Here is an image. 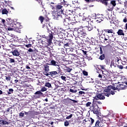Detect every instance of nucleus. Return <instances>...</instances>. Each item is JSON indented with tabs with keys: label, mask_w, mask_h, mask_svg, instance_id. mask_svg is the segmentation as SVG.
Masks as SVG:
<instances>
[{
	"label": "nucleus",
	"mask_w": 127,
	"mask_h": 127,
	"mask_svg": "<svg viewBox=\"0 0 127 127\" xmlns=\"http://www.w3.org/2000/svg\"><path fill=\"white\" fill-rule=\"evenodd\" d=\"M60 13H61V15L53 13V16H54V19L61 20L63 22L64 25H69L70 16H68V15L66 14V12L64 11L63 10H61V11H60Z\"/></svg>",
	"instance_id": "f257e3e1"
},
{
	"label": "nucleus",
	"mask_w": 127,
	"mask_h": 127,
	"mask_svg": "<svg viewBox=\"0 0 127 127\" xmlns=\"http://www.w3.org/2000/svg\"><path fill=\"white\" fill-rule=\"evenodd\" d=\"M58 31L59 30H57L56 28H54V30L51 31V33L49 34V38L47 39L48 42L50 44L52 43V39H53V35H58Z\"/></svg>",
	"instance_id": "f03ea898"
},
{
	"label": "nucleus",
	"mask_w": 127,
	"mask_h": 127,
	"mask_svg": "<svg viewBox=\"0 0 127 127\" xmlns=\"http://www.w3.org/2000/svg\"><path fill=\"white\" fill-rule=\"evenodd\" d=\"M50 7L53 9L54 11L55 10V8H56V7L57 9H59L57 14H60V15H61V13H60V11H61V10H63V11H64V9H62L63 6L61 5H58L57 6L50 5Z\"/></svg>",
	"instance_id": "7ed1b4c3"
},
{
	"label": "nucleus",
	"mask_w": 127,
	"mask_h": 127,
	"mask_svg": "<svg viewBox=\"0 0 127 127\" xmlns=\"http://www.w3.org/2000/svg\"><path fill=\"white\" fill-rule=\"evenodd\" d=\"M62 31H64V29L62 28L59 29V31L57 37H59V38H61V39L65 37V34H64Z\"/></svg>",
	"instance_id": "20e7f679"
},
{
	"label": "nucleus",
	"mask_w": 127,
	"mask_h": 127,
	"mask_svg": "<svg viewBox=\"0 0 127 127\" xmlns=\"http://www.w3.org/2000/svg\"><path fill=\"white\" fill-rule=\"evenodd\" d=\"M104 93H98L94 97L95 100H105V97Z\"/></svg>",
	"instance_id": "39448f33"
},
{
	"label": "nucleus",
	"mask_w": 127,
	"mask_h": 127,
	"mask_svg": "<svg viewBox=\"0 0 127 127\" xmlns=\"http://www.w3.org/2000/svg\"><path fill=\"white\" fill-rule=\"evenodd\" d=\"M77 33L78 36L82 37V36H85L86 35V33L83 30V29L80 28L77 30Z\"/></svg>",
	"instance_id": "423d86ee"
},
{
	"label": "nucleus",
	"mask_w": 127,
	"mask_h": 127,
	"mask_svg": "<svg viewBox=\"0 0 127 127\" xmlns=\"http://www.w3.org/2000/svg\"><path fill=\"white\" fill-rule=\"evenodd\" d=\"M111 91V87H107L105 89H104V95L106 96L107 97H110L111 96V93H110Z\"/></svg>",
	"instance_id": "0eeeda50"
},
{
	"label": "nucleus",
	"mask_w": 127,
	"mask_h": 127,
	"mask_svg": "<svg viewBox=\"0 0 127 127\" xmlns=\"http://www.w3.org/2000/svg\"><path fill=\"white\" fill-rule=\"evenodd\" d=\"M85 22L86 24L88 25V26H86L88 31H91V30L93 29V27L92 26V24H91L92 22L90 21H85Z\"/></svg>",
	"instance_id": "6e6552de"
},
{
	"label": "nucleus",
	"mask_w": 127,
	"mask_h": 127,
	"mask_svg": "<svg viewBox=\"0 0 127 127\" xmlns=\"http://www.w3.org/2000/svg\"><path fill=\"white\" fill-rule=\"evenodd\" d=\"M11 53L13 56L20 57V53H19V52L17 50H14L11 52Z\"/></svg>",
	"instance_id": "1a4fd4ad"
},
{
	"label": "nucleus",
	"mask_w": 127,
	"mask_h": 127,
	"mask_svg": "<svg viewBox=\"0 0 127 127\" xmlns=\"http://www.w3.org/2000/svg\"><path fill=\"white\" fill-rule=\"evenodd\" d=\"M117 87H118L120 90H125L127 88L126 85H124V82H121Z\"/></svg>",
	"instance_id": "9d476101"
},
{
	"label": "nucleus",
	"mask_w": 127,
	"mask_h": 127,
	"mask_svg": "<svg viewBox=\"0 0 127 127\" xmlns=\"http://www.w3.org/2000/svg\"><path fill=\"white\" fill-rule=\"evenodd\" d=\"M100 36L101 37L102 39H104L105 41H107V40H108L110 37L109 36L105 35V34H101V35H100Z\"/></svg>",
	"instance_id": "9b49d317"
},
{
	"label": "nucleus",
	"mask_w": 127,
	"mask_h": 127,
	"mask_svg": "<svg viewBox=\"0 0 127 127\" xmlns=\"http://www.w3.org/2000/svg\"><path fill=\"white\" fill-rule=\"evenodd\" d=\"M1 125H3L4 126L8 125V122H6V121L0 119V126H1Z\"/></svg>",
	"instance_id": "f8f14e48"
},
{
	"label": "nucleus",
	"mask_w": 127,
	"mask_h": 127,
	"mask_svg": "<svg viewBox=\"0 0 127 127\" xmlns=\"http://www.w3.org/2000/svg\"><path fill=\"white\" fill-rule=\"evenodd\" d=\"M118 35H125V33H124V31L121 29H119L117 32Z\"/></svg>",
	"instance_id": "ddd939ff"
},
{
	"label": "nucleus",
	"mask_w": 127,
	"mask_h": 127,
	"mask_svg": "<svg viewBox=\"0 0 127 127\" xmlns=\"http://www.w3.org/2000/svg\"><path fill=\"white\" fill-rule=\"evenodd\" d=\"M62 43V42H61V41L56 40V41H55V45H57V46H61Z\"/></svg>",
	"instance_id": "4468645a"
},
{
	"label": "nucleus",
	"mask_w": 127,
	"mask_h": 127,
	"mask_svg": "<svg viewBox=\"0 0 127 127\" xmlns=\"http://www.w3.org/2000/svg\"><path fill=\"white\" fill-rule=\"evenodd\" d=\"M51 63L53 66H57V64H58V63L54 60L51 61Z\"/></svg>",
	"instance_id": "2eb2a0df"
},
{
	"label": "nucleus",
	"mask_w": 127,
	"mask_h": 127,
	"mask_svg": "<svg viewBox=\"0 0 127 127\" xmlns=\"http://www.w3.org/2000/svg\"><path fill=\"white\" fill-rule=\"evenodd\" d=\"M8 11L6 8L2 9V14H7Z\"/></svg>",
	"instance_id": "dca6fc26"
},
{
	"label": "nucleus",
	"mask_w": 127,
	"mask_h": 127,
	"mask_svg": "<svg viewBox=\"0 0 127 127\" xmlns=\"http://www.w3.org/2000/svg\"><path fill=\"white\" fill-rule=\"evenodd\" d=\"M49 73L50 76H54L58 74V73L56 71L50 72Z\"/></svg>",
	"instance_id": "f3484780"
},
{
	"label": "nucleus",
	"mask_w": 127,
	"mask_h": 127,
	"mask_svg": "<svg viewBox=\"0 0 127 127\" xmlns=\"http://www.w3.org/2000/svg\"><path fill=\"white\" fill-rule=\"evenodd\" d=\"M49 26H46V29L47 30V32H48L49 33V34H50V33L51 32V31H50V30L51 29V26H50V25H49V24L48 25Z\"/></svg>",
	"instance_id": "a211bd4d"
},
{
	"label": "nucleus",
	"mask_w": 127,
	"mask_h": 127,
	"mask_svg": "<svg viewBox=\"0 0 127 127\" xmlns=\"http://www.w3.org/2000/svg\"><path fill=\"white\" fill-rule=\"evenodd\" d=\"M104 31L108 33H113V29H104Z\"/></svg>",
	"instance_id": "6ab92c4d"
},
{
	"label": "nucleus",
	"mask_w": 127,
	"mask_h": 127,
	"mask_svg": "<svg viewBox=\"0 0 127 127\" xmlns=\"http://www.w3.org/2000/svg\"><path fill=\"white\" fill-rule=\"evenodd\" d=\"M45 87H48V88H51V83L49 82H46L45 84Z\"/></svg>",
	"instance_id": "aec40b11"
},
{
	"label": "nucleus",
	"mask_w": 127,
	"mask_h": 127,
	"mask_svg": "<svg viewBox=\"0 0 127 127\" xmlns=\"http://www.w3.org/2000/svg\"><path fill=\"white\" fill-rule=\"evenodd\" d=\"M108 0H101V1L103 4L105 5H108Z\"/></svg>",
	"instance_id": "412c9836"
},
{
	"label": "nucleus",
	"mask_w": 127,
	"mask_h": 127,
	"mask_svg": "<svg viewBox=\"0 0 127 127\" xmlns=\"http://www.w3.org/2000/svg\"><path fill=\"white\" fill-rule=\"evenodd\" d=\"M45 71H46V72H49V65H45Z\"/></svg>",
	"instance_id": "4be33fe9"
},
{
	"label": "nucleus",
	"mask_w": 127,
	"mask_h": 127,
	"mask_svg": "<svg viewBox=\"0 0 127 127\" xmlns=\"http://www.w3.org/2000/svg\"><path fill=\"white\" fill-rule=\"evenodd\" d=\"M99 59H100V60H104L105 59V54L101 55L99 57Z\"/></svg>",
	"instance_id": "5701e85b"
},
{
	"label": "nucleus",
	"mask_w": 127,
	"mask_h": 127,
	"mask_svg": "<svg viewBox=\"0 0 127 127\" xmlns=\"http://www.w3.org/2000/svg\"><path fill=\"white\" fill-rule=\"evenodd\" d=\"M15 61L13 59L9 58V63H15Z\"/></svg>",
	"instance_id": "b1692460"
},
{
	"label": "nucleus",
	"mask_w": 127,
	"mask_h": 127,
	"mask_svg": "<svg viewBox=\"0 0 127 127\" xmlns=\"http://www.w3.org/2000/svg\"><path fill=\"white\" fill-rule=\"evenodd\" d=\"M64 127H68L69 126V121H65L64 123Z\"/></svg>",
	"instance_id": "393cba45"
},
{
	"label": "nucleus",
	"mask_w": 127,
	"mask_h": 127,
	"mask_svg": "<svg viewBox=\"0 0 127 127\" xmlns=\"http://www.w3.org/2000/svg\"><path fill=\"white\" fill-rule=\"evenodd\" d=\"M46 91H47V88L45 87H43L41 89V92H45Z\"/></svg>",
	"instance_id": "a878e982"
},
{
	"label": "nucleus",
	"mask_w": 127,
	"mask_h": 127,
	"mask_svg": "<svg viewBox=\"0 0 127 127\" xmlns=\"http://www.w3.org/2000/svg\"><path fill=\"white\" fill-rule=\"evenodd\" d=\"M72 68H70L69 67H66V68H65V71L66 72H71V71H72Z\"/></svg>",
	"instance_id": "bb28decb"
},
{
	"label": "nucleus",
	"mask_w": 127,
	"mask_h": 127,
	"mask_svg": "<svg viewBox=\"0 0 127 127\" xmlns=\"http://www.w3.org/2000/svg\"><path fill=\"white\" fill-rule=\"evenodd\" d=\"M19 117H22V118H23V117H24V112L22 111L21 113H19Z\"/></svg>",
	"instance_id": "cd10ccee"
},
{
	"label": "nucleus",
	"mask_w": 127,
	"mask_h": 127,
	"mask_svg": "<svg viewBox=\"0 0 127 127\" xmlns=\"http://www.w3.org/2000/svg\"><path fill=\"white\" fill-rule=\"evenodd\" d=\"M93 114H95V115H100V113L97 110H95V109L93 110Z\"/></svg>",
	"instance_id": "c85d7f7f"
},
{
	"label": "nucleus",
	"mask_w": 127,
	"mask_h": 127,
	"mask_svg": "<svg viewBox=\"0 0 127 127\" xmlns=\"http://www.w3.org/2000/svg\"><path fill=\"white\" fill-rule=\"evenodd\" d=\"M105 63L107 65H110V61H109V59H105Z\"/></svg>",
	"instance_id": "c756f323"
},
{
	"label": "nucleus",
	"mask_w": 127,
	"mask_h": 127,
	"mask_svg": "<svg viewBox=\"0 0 127 127\" xmlns=\"http://www.w3.org/2000/svg\"><path fill=\"white\" fill-rule=\"evenodd\" d=\"M111 4H112L113 6H116V5L117 4L116 3V1H111Z\"/></svg>",
	"instance_id": "7c9ffc66"
},
{
	"label": "nucleus",
	"mask_w": 127,
	"mask_h": 127,
	"mask_svg": "<svg viewBox=\"0 0 127 127\" xmlns=\"http://www.w3.org/2000/svg\"><path fill=\"white\" fill-rule=\"evenodd\" d=\"M67 12H68V15H71L73 14V10H68Z\"/></svg>",
	"instance_id": "2f4dec72"
},
{
	"label": "nucleus",
	"mask_w": 127,
	"mask_h": 127,
	"mask_svg": "<svg viewBox=\"0 0 127 127\" xmlns=\"http://www.w3.org/2000/svg\"><path fill=\"white\" fill-rule=\"evenodd\" d=\"M11 79V77L9 76H5V80L6 81H10Z\"/></svg>",
	"instance_id": "473e14b6"
},
{
	"label": "nucleus",
	"mask_w": 127,
	"mask_h": 127,
	"mask_svg": "<svg viewBox=\"0 0 127 127\" xmlns=\"http://www.w3.org/2000/svg\"><path fill=\"white\" fill-rule=\"evenodd\" d=\"M39 18L41 22V23L43 22V20H44V17H43L42 16H40Z\"/></svg>",
	"instance_id": "72a5a7b5"
},
{
	"label": "nucleus",
	"mask_w": 127,
	"mask_h": 127,
	"mask_svg": "<svg viewBox=\"0 0 127 127\" xmlns=\"http://www.w3.org/2000/svg\"><path fill=\"white\" fill-rule=\"evenodd\" d=\"M69 92H70L71 93H77V90H73L72 89H69Z\"/></svg>",
	"instance_id": "f704fd0d"
},
{
	"label": "nucleus",
	"mask_w": 127,
	"mask_h": 127,
	"mask_svg": "<svg viewBox=\"0 0 127 127\" xmlns=\"http://www.w3.org/2000/svg\"><path fill=\"white\" fill-rule=\"evenodd\" d=\"M64 45L65 47H68V46H70V43H69V42H68L66 43H64Z\"/></svg>",
	"instance_id": "c9c22d12"
},
{
	"label": "nucleus",
	"mask_w": 127,
	"mask_h": 127,
	"mask_svg": "<svg viewBox=\"0 0 127 127\" xmlns=\"http://www.w3.org/2000/svg\"><path fill=\"white\" fill-rule=\"evenodd\" d=\"M72 117H73V114H70L69 116L66 117V119L70 120V119H71V118H72Z\"/></svg>",
	"instance_id": "e433bc0d"
},
{
	"label": "nucleus",
	"mask_w": 127,
	"mask_h": 127,
	"mask_svg": "<svg viewBox=\"0 0 127 127\" xmlns=\"http://www.w3.org/2000/svg\"><path fill=\"white\" fill-rule=\"evenodd\" d=\"M82 73H83V75H84V76H88V72H87V71H85V70H83V71H82Z\"/></svg>",
	"instance_id": "4c0bfd02"
},
{
	"label": "nucleus",
	"mask_w": 127,
	"mask_h": 127,
	"mask_svg": "<svg viewBox=\"0 0 127 127\" xmlns=\"http://www.w3.org/2000/svg\"><path fill=\"white\" fill-rule=\"evenodd\" d=\"M41 94H42L41 91H38L35 93V95H40Z\"/></svg>",
	"instance_id": "58836bf2"
},
{
	"label": "nucleus",
	"mask_w": 127,
	"mask_h": 127,
	"mask_svg": "<svg viewBox=\"0 0 127 127\" xmlns=\"http://www.w3.org/2000/svg\"><path fill=\"white\" fill-rule=\"evenodd\" d=\"M68 42H69V40L65 39V41H63L62 43H63V44H64V43H68Z\"/></svg>",
	"instance_id": "ea45409f"
},
{
	"label": "nucleus",
	"mask_w": 127,
	"mask_h": 127,
	"mask_svg": "<svg viewBox=\"0 0 127 127\" xmlns=\"http://www.w3.org/2000/svg\"><path fill=\"white\" fill-rule=\"evenodd\" d=\"M117 67L119 69H124V66H123L122 65H117Z\"/></svg>",
	"instance_id": "a19ab883"
},
{
	"label": "nucleus",
	"mask_w": 127,
	"mask_h": 127,
	"mask_svg": "<svg viewBox=\"0 0 127 127\" xmlns=\"http://www.w3.org/2000/svg\"><path fill=\"white\" fill-rule=\"evenodd\" d=\"M61 78L62 80H63L64 81H66V76H61Z\"/></svg>",
	"instance_id": "79ce46f5"
},
{
	"label": "nucleus",
	"mask_w": 127,
	"mask_h": 127,
	"mask_svg": "<svg viewBox=\"0 0 127 127\" xmlns=\"http://www.w3.org/2000/svg\"><path fill=\"white\" fill-rule=\"evenodd\" d=\"M70 51L72 52H74V53H76L77 54V50H75V49H71L70 50Z\"/></svg>",
	"instance_id": "37998d69"
},
{
	"label": "nucleus",
	"mask_w": 127,
	"mask_h": 127,
	"mask_svg": "<svg viewBox=\"0 0 127 127\" xmlns=\"http://www.w3.org/2000/svg\"><path fill=\"white\" fill-rule=\"evenodd\" d=\"M31 46H32V45H31V44H29L25 46V47H27V48H29L31 47Z\"/></svg>",
	"instance_id": "c03bdc74"
},
{
	"label": "nucleus",
	"mask_w": 127,
	"mask_h": 127,
	"mask_svg": "<svg viewBox=\"0 0 127 127\" xmlns=\"http://www.w3.org/2000/svg\"><path fill=\"white\" fill-rule=\"evenodd\" d=\"M8 91L11 93V94H12V93H13V89L12 88H9L8 89Z\"/></svg>",
	"instance_id": "a18cd8bd"
},
{
	"label": "nucleus",
	"mask_w": 127,
	"mask_h": 127,
	"mask_svg": "<svg viewBox=\"0 0 127 127\" xmlns=\"http://www.w3.org/2000/svg\"><path fill=\"white\" fill-rule=\"evenodd\" d=\"M44 75H45V76H50V73H47V72H44Z\"/></svg>",
	"instance_id": "49530a36"
},
{
	"label": "nucleus",
	"mask_w": 127,
	"mask_h": 127,
	"mask_svg": "<svg viewBox=\"0 0 127 127\" xmlns=\"http://www.w3.org/2000/svg\"><path fill=\"white\" fill-rule=\"evenodd\" d=\"M92 104V103L91 102H88L87 103H86V107H90V106H91V104Z\"/></svg>",
	"instance_id": "de8ad7c7"
},
{
	"label": "nucleus",
	"mask_w": 127,
	"mask_h": 127,
	"mask_svg": "<svg viewBox=\"0 0 127 127\" xmlns=\"http://www.w3.org/2000/svg\"><path fill=\"white\" fill-rule=\"evenodd\" d=\"M91 120V124L93 125V124H94V122H95V121L94 120V119L90 118Z\"/></svg>",
	"instance_id": "09e8293b"
},
{
	"label": "nucleus",
	"mask_w": 127,
	"mask_h": 127,
	"mask_svg": "<svg viewBox=\"0 0 127 127\" xmlns=\"http://www.w3.org/2000/svg\"><path fill=\"white\" fill-rule=\"evenodd\" d=\"M70 101H72L73 102V103H78V101H77V100H73V99H69Z\"/></svg>",
	"instance_id": "8fccbe9b"
},
{
	"label": "nucleus",
	"mask_w": 127,
	"mask_h": 127,
	"mask_svg": "<svg viewBox=\"0 0 127 127\" xmlns=\"http://www.w3.org/2000/svg\"><path fill=\"white\" fill-rule=\"evenodd\" d=\"M100 54H103V50L102 49V47L100 48Z\"/></svg>",
	"instance_id": "3c124183"
},
{
	"label": "nucleus",
	"mask_w": 127,
	"mask_h": 127,
	"mask_svg": "<svg viewBox=\"0 0 127 127\" xmlns=\"http://www.w3.org/2000/svg\"><path fill=\"white\" fill-rule=\"evenodd\" d=\"M79 94H80V95H84V94H85V92H84V91H79Z\"/></svg>",
	"instance_id": "603ef678"
},
{
	"label": "nucleus",
	"mask_w": 127,
	"mask_h": 127,
	"mask_svg": "<svg viewBox=\"0 0 127 127\" xmlns=\"http://www.w3.org/2000/svg\"><path fill=\"white\" fill-rule=\"evenodd\" d=\"M57 72L58 74H59V73H61V68L58 69Z\"/></svg>",
	"instance_id": "864d4df0"
},
{
	"label": "nucleus",
	"mask_w": 127,
	"mask_h": 127,
	"mask_svg": "<svg viewBox=\"0 0 127 127\" xmlns=\"http://www.w3.org/2000/svg\"><path fill=\"white\" fill-rule=\"evenodd\" d=\"M112 66H114L115 67H117V64L115 63H112Z\"/></svg>",
	"instance_id": "5fc2aeb1"
},
{
	"label": "nucleus",
	"mask_w": 127,
	"mask_h": 127,
	"mask_svg": "<svg viewBox=\"0 0 127 127\" xmlns=\"http://www.w3.org/2000/svg\"><path fill=\"white\" fill-rule=\"evenodd\" d=\"M28 51L29 52H33V50H32L31 48H29Z\"/></svg>",
	"instance_id": "6e6d98bb"
},
{
	"label": "nucleus",
	"mask_w": 127,
	"mask_h": 127,
	"mask_svg": "<svg viewBox=\"0 0 127 127\" xmlns=\"http://www.w3.org/2000/svg\"><path fill=\"white\" fill-rule=\"evenodd\" d=\"M124 86H125L126 87V88H127V82H124Z\"/></svg>",
	"instance_id": "4d7b16f0"
},
{
	"label": "nucleus",
	"mask_w": 127,
	"mask_h": 127,
	"mask_svg": "<svg viewBox=\"0 0 127 127\" xmlns=\"http://www.w3.org/2000/svg\"><path fill=\"white\" fill-rule=\"evenodd\" d=\"M100 68L102 70H104L105 69V66H104V65H100Z\"/></svg>",
	"instance_id": "13d9d810"
},
{
	"label": "nucleus",
	"mask_w": 127,
	"mask_h": 127,
	"mask_svg": "<svg viewBox=\"0 0 127 127\" xmlns=\"http://www.w3.org/2000/svg\"><path fill=\"white\" fill-rule=\"evenodd\" d=\"M82 52L84 54V55H87V51L82 50Z\"/></svg>",
	"instance_id": "bf43d9fd"
},
{
	"label": "nucleus",
	"mask_w": 127,
	"mask_h": 127,
	"mask_svg": "<svg viewBox=\"0 0 127 127\" xmlns=\"http://www.w3.org/2000/svg\"><path fill=\"white\" fill-rule=\"evenodd\" d=\"M8 30H9V31H11L13 30V28H8Z\"/></svg>",
	"instance_id": "052dcab7"
},
{
	"label": "nucleus",
	"mask_w": 127,
	"mask_h": 127,
	"mask_svg": "<svg viewBox=\"0 0 127 127\" xmlns=\"http://www.w3.org/2000/svg\"><path fill=\"white\" fill-rule=\"evenodd\" d=\"M38 1L39 3H42V0H36Z\"/></svg>",
	"instance_id": "680f3d73"
},
{
	"label": "nucleus",
	"mask_w": 127,
	"mask_h": 127,
	"mask_svg": "<svg viewBox=\"0 0 127 127\" xmlns=\"http://www.w3.org/2000/svg\"><path fill=\"white\" fill-rule=\"evenodd\" d=\"M123 21L124 22H127V18L125 17L124 19H123Z\"/></svg>",
	"instance_id": "e2e57ef3"
},
{
	"label": "nucleus",
	"mask_w": 127,
	"mask_h": 127,
	"mask_svg": "<svg viewBox=\"0 0 127 127\" xmlns=\"http://www.w3.org/2000/svg\"><path fill=\"white\" fill-rule=\"evenodd\" d=\"M86 2H91V1H93L92 0H85Z\"/></svg>",
	"instance_id": "0e129e2a"
},
{
	"label": "nucleus",
	"mask_w": 127,
	"mask_h": 127,
	"mask_svg": "<svg viewBox=\"0 0 127 127\" xmlns=\"http://www.w3.org/2000/svg\"><path fill=\"white\" fill-rule=\"evenodd\" d=\"M1 22H2L3 24H4V22H5V20L2 19L1 20Z\"/></svg>",
	"instance_id": "69168bd1"
},
{
	"label": "nucleus",
	"mask_w": 127,
	"mask_h": 127,
	"mask_svg": "<svg viewBox=\"0 0 127 127\" xmlns=\"http://www.w3.org/2000/svg\"><path fill=\"white\" fill-rule=\"evenodd\" d=\"M26 69H30V67H29V66H28V65H26Z\"/></svg>",
	"instance_id": "338daca9"
},
{
	"label": "nucleus",
	"mask_w": 127,
	"mask_h": 127,
	"mask_svg": "<svg viewBox=\"0 0 127 127\" xmlns=\"http://www.w3.org/2000/svg\"><path fill=\"white\" fill-rule=\"evenodd\" d=\"M111 95H115V91H111Z\"/></svg>",
	"instance_id": "774afa93"
}]
</instances>
